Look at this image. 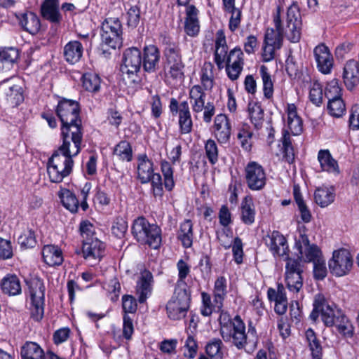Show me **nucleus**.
Masks as SVG:
<instances>
[{"label":"nucleus","mask_w":359,"mask_h":359,"mask_svg":"<svg viewBox=\"0 0 359 359\" xmlns=\"http://www.w3.org/2000/svg\"><path fill=\"white\" fill-rule=\"evenodd\" d=\"M266 245L273 255L282 257L287 261L285 280L287 289L298 294L303 287V266L298 259L289 257L286 238L278 231H273L266 240Z\"/></svg>","instance_id":"f257e3e1"},{"label":"nucleus","mask_w":359,"mask_h":359,"mask_svg":"<svg viewBox=\"0 0 359 359\" xmlns=\"http://www.w3.org/2000/svg\"><path fill=\"white\" fill-rule=\"evenodd\" d=\"M219 321L220 334L224 341L232 343L239 350H246L248 346L252 351L255 349L257 341V332L251 323L246 332L245 325L239 316L231 319L226 312L222 311Z\"/></svg>","instance_id":"f03ea898"},{"label":"nucleus","mask_w":359,"mask_h":359,"mask_svg":"<svg viewBox=\"0 0 359 359\" xmlns=\"http://www.w3.org/2000/svg\"><path fill=\"white\" fill-rule=\"evenodd\" d=\"M276 30L268 29L265 34L264 42L266 44H273L278 48L282 46L283 36L285 34L287 38L292 43H297L301 39L302 27V17L299 8L297 4H292L287 9L286 25L282 26L280 19V8L278 7L277 12L273 17Z\"/></svg>","instance_id":"7ed1b4c3"},{"label":"nucleus","mask_w":359,"mask_h":359,"mask_svg":"<svg viewBox=\"0 0 359 359\" xmlns=\"http://www.w3.org/2000/svg\"><path fill=\"white\" fill-rule=\"evenodd\" d=\"M161 42L165 46L163 57L164 68L168 70L170 76L175 79H182L184 76V65L179 45L172 39L165 35H161Z\"/></svg>","instance_id":"20e7f679"},{"label":"nucleus","mask_w":359,"mask_h":359,"mask_svg":"<svg viewBox=\"0 0 359 359\" xmlns=\"http://www.w3.org/2000/svg\"><path fill=\"white\" fill-rule=\"evenodd\" d=\"M132 233L137 242L157 249L161 243V229L150 224L144 217L135 219L132 226Z\"/></svg>","instance_id":"39448f33"},{"label":"nucleus","mask_w":359,"mask_h":359,"mask_svg":"<svg viewBox=\"0 0 359 359\" xmlns=\"http://www.w3.org/2000/svg\"><path fill=\"white\" fill-rule=\"evenodd\" d=\"M142 56L137 48H130L125 50L121 65L123 80L129 85H138L141 79L139 73L142 66Z\"/></svg>","instance_id":"423d86ee"},{"label":"nucleus","mask_w":359,"mask_h":359,"mask_svg":"<svg viewBox=\"0 0 359 359\" xmlns=\"http://www.w3.org/2000/svg\"><path fill=\"white\" fill-rule=\"evenodd\" d=\"M73 157L59 152L58 149L53 153L47 164V172L50 182L60 183L72 172Z\"/></svg>","instance_id":"0eeeda50"},{"label":"nucleus","mask_w":359,"mask_h":359,"mask_svg":"<svg viewBox=\"0 0 359 359\" xmlns=\"http://www.w3.org/2000/svg\"><path fill=\"white\" fill-rule=\"evenodd\" d=\"M190 306V294L185 287H180L175 289L174 294L168 302L166 311L168 316L173 320L184 318Z\"/></svg>","instance_id":"6e6552de"},{"label":"nucleus","mask_w":359,"mask_h":359,"mask_svg":"<svg viewBox=\"0 0 359 359\" xmlns=\"http://www.w3.org/2000/svg\"><path fill=\"white\" fill-rule=\"evenodd\" d=\"M122 25L118 18H107L102 25V46L104 45L116 49L120 48L123 43Z\"/></svg>","instance_id":"1a4fd4ad"},{"label":"nucleus","mask_w":359,"mask_h":359,"mask_svg":"<svg viewBox=\"0 0 359 359\" xmlns=\"http://www.w3.org/2000/svg\"><path fill=\"white\" fill-rule=\"evenodd\" d=\"M29 295L31 299V317L36 321L42 319L44 313L45 286L39 278L32 280L29 284Z\"/></svg>","instance_id":"9d476101"},{"label":"nucleus","mask_w":359,"mask_h":359,"mask_svg":"<svg viewBox=\"0 0 359 359\" xmlns=\"http://www.w3.org/2000/svg\"><path fill=\"white\" fill-rule=\"evenodd\" d=\"M169 108L172 115L178 114L180 133H190L193 128V121L188 102L183 101L179 103L175 98H171Z\"/></svg>","instance_id":"9b49d317"},{"label":"nucleus","mask_w":359,"mask_h":359,"mask_svg":"<svg viewBox=\"0 0 359 359\" xmlns=\"http://www.w3.org/2000/svg\"><path fill=\"white\" fill-rule=\"evenodd\" d=\"M330 272L336 276H343L347 274L353 266V259L351 253L346 249H340L333 252L332 259L329 261Z\"/></svg>","instance_id":"f8f14e48"},{"label":"nucleus","mask_w":359,"mask_h":359,"mask_svg":"<svg viewBox=\"0 0 359 359\" xmlns=\"http://www.w3.org/2000/svg\"><path fill=\"white\" fill-rule=\"evenodd\" d=\"M56 113L62 125L81 123L79 104L76 101L67 99L60 100L57 104Z\"/></svg>","instance_id":"ddd939ff"},{"label":"nucleus","mask_w":359,"mask_h":359,"mask_svg":"<svg viewBox=\"0 0 359 359\" xmlns=\"http://www.w3.org/2000/svg\"><path fill=\"white\" fill-rule=\"evenodd\" d=\"M245 177L248 187L252 191L262 189L266 182L263 167L255 161L249 162L245 168Z\"/></svg>","instance_id":"4468645a"},{"label":"nucleus","mask_w":359,"mask_h":359,"mask_svg":"<svg viewBox=\"0 0 359 359\" xmlns=\"http://www.w3.org/2000/svg\"><path fill=\"white\" fill-rule=\"evenodd\" d=\"M295 248L300 256L297 259L304 262H313L322 256L320 249L316 244H311L308 236L304 233H300L296 238Z\"/></svg>","instance_id":"2eb2a0df"},{"label":"nucleus","mask_w":359,"mask_h":359,"mask_svg":"<svg viewBox=\"0 0 359 359\" xmlns=\"http://www.w3.org/2000/svg\"><path fill=\"white\" fill-rule=\"evenodd\" d=\"M22 82L18 79H11L1 83V89L8 103L13 107L20 105L24 101Z\"/></svg>","instance_id":"dca6fc26"},{"label":"nucleus","mask_w":359,"mask_h":359,"mask_svg":"<svg viewBox=\"0 0 359 359\" xmlns=\"http://www.w3.org/2000/svg\"><path fill=\"white\" fill-rule=\"evenodd\" d=\"M212 134L221 144L229 143L232 131V126L229 117L224 114H217L212 127Z\"/></svg>","instance_id":"f3484780"},{"label":"nucleus","mask_w":359,"mask_h":359,"mask_svg":"<svg viewBox=\"0 0 359 359\" xmlns=\"http://www.w3.org/2000/svg\"><path fill=\"white\" fill-rule=\"evenodd\" d=\"M61 136L62 139V144L58 148L59 152L69 153L70 139L83 138L82 123H75L70 125H62Z\"/></svg>","instance_id":"a211bd4d"},{"label":"nucleus","mask_w":359,"mask_h":359,"mask_svg":"<svg viewBox=\"0 0 359 359\" xmlns=\"http://www.w3.org/2000/svg\"><path fill=\"white\" fill-rule=\"evenodd\" d=\"M313 53L318 70L324 74H330L333 67L334 59L329 48L320 44L314 48Z\"/></svg>","instance_id":"6ab92c4d"},{"label":"nucleus","mask_w":359,"mask_h":359,"mask_svg":"<svg viewBox=\"0 0 359 359\" xmlns=\"http://www.w3.org/2000/svg\"><path fill=\"white\" fill-rule=\"evenodd\" d=\"M142 67L149 73H153L158 69L161 54L159 49L154 45L146 46L143 49Z\"/></svg>","instance_id":"aec40b11"},{"label":"nucleus","mask_w":359,"mask_h":359,"mask_svg":"<svg viewBox=\"0 0 359 359\" xmlns=\"http://www.w3.org/2000/svg\"><path fill=\"white\" fill-rule=\"evenodd\" d=\"M343 79L346 87L350 90L359 84V63L356 60H349L346 62Z\"/></svg>","instance_id":"412c9836"},{"label":"nucleus","mask_w":359,"mask_h":359,"mask_svg":"<svg viewBox=\"0 0 359 359\" xmlns=\"http://www.w3.org/2000/svg\"><path fill=\"white\" fill-rule=\"evenodd\" d=\"M104 250V244L97 238L83 241L82 252L86 259L99 262L103 256Z\"/></svg>","instance_id":"4be33fe9"},{"label":"nucleus","mask_w":359,"mask_h":359,"mask_svg":"<svg viewBox=\"0 0 359 359\" xmlns=\"http://www.w3.org/2000/svg\"><path fill=\"white\" fill-rule=\"evenodd\" d=\"M152 283V273L147 270L142 271L136 287V292L140 303H144L150 295Z\"/></svg>","instance_id":"5701e85b"},{"label":"nucleus","mask_w":359,"mask_h":359,"mask_svg":"<svg viewBox=\"0 0 359 359\" xmlns=\"http://www.w3.org/2000/svg\"><path fill=\"white\" fill-rule=\"evenodd\" d=\"M41 254L43 262L50 266H60L63 262L62 252L57 245H44Z\"/></svg>","instance_id":"b1692460"},{"label":"nucleus","mask_w":359,"mask_h":359,"mask_svg":"<svg viewBox=\"0 0 359 359\" xmlns=\"http://www.w3.org/2000/svg\"><path fill=\"white\" fill-rule=\"evenodd\" d=\"M189 95L194 113H201L205 107V93L203 88L200 85L193 86Z\"/></svg>","instance_id":"393cba45"},{"label":"nucleus","mask_w":359,"mask_h":359,"mask_svg":"<svg viewBox=\"0 0 359 359\" xmlns=\"http://www.w3.org/2000/svg\"><path fill=\"white\" fill-rule=\"evenodd\" d=\"M41 13L43 18L53 23H59L62 20L57 0H46L41 5Z\"/></svg>","instance_id":"a878e982"},{"label":"nucleus","mask_w":359,"mask_h":359,"mask_svg":"<svg viewBox=\"0 0 359 359\" xmlns=\"http://www.w3.org/2000/svg\"><path fill=\"white\" fill-rule=\"evenodd\" d=\"M287 127L289 131L293 135H299L303 130L302 120L297 114V107L294 104L287 105Z\"/></svg>","instance_id":"bb28decb"},{"label":"nucleus","mask_w":359,"mask_h":359,"mask_svg":"<svg viewBox=\"0 0 359 359\" xmlns=\"http://www.w3.org/2000/svg\"><path fill=\"white\" fill-rule=\"evenodd\" d=\"M318 160L323 171L334 175L339 174V168L337 161L333 158L329 150H320L318 154Z\"/></svg>","instance_id":"cd10ccee"},{"label":"nucleus","mask_w":359,"mask_h":359,"mask_svg":"<svg viewBox=\"0 0 359 359\" xmlns=\"http://www.w3.org/2000/svg\"><path fill=\"white\" fill-rule=\"evenodd\" d=\"M83 47L78 41H71L64 47V57L70 64L79 62L83 55Z\"/></svg>","instance_id":"c85d7f7f"},{"label":"nucleus","mask_w":359,"mask_h":359,"mask_svg":"<svg viewBox=\"0 0 359 359\" xmlns=\"http://www.w3.org/2000/svg\"><path fill=\"white\" fill-rule=\"evenodd\" d=\"M20 26L31 34H36L41 28V23L38 16L34 13L29 12L18 17Z\"/></svg>","instance_id":"c756f323"},{"label":"nucleus","mask_w":359,"mask_h":359,"mask_svg":"<svg viewBox=\"0 0 359 359\" xmlns=\"http://www.w3.org/2000/svg\"><path fill=\"white\" fill-rule=\"evenodd\" d=\"M153 172V162L146 155L139 156L137 176L141 182L144 184L150 182Z\"/></svg>","instance_id":"7c9ffc66"},{"label":"nucleus","mask_w":359,"mask_h":359,"mask_svg":"<svg viewBox=\"0 0 359 359\" xmlns=\"http://www.w3.org/2000/svg\"><path fill=\"white\" fill-rule=\"evenodd\" d=\"M22 359H44L45 353L41 346L32 341H27L21 348Z\"/></svg>","instance_id":"2f4dec72"},{"label":"nucleus","mask_w":359,"mask_h":359,"mask_svg":"<svg viewBox=\"0 0 359 359\" xmlns=\"http://www.w3.org/2000/svg\"><path fill=\"white\" fill-rule=\"evenodd\" d=\"M4 293L9 295H18L21 293V285L19 278L15 275H8L1 283Z\"/></svg>","instance_id":"473e14b6"},{"label":"nucleus","mask_w":359,"mask_h":359,"mask_svg":"<svg viewBox=\"0 0 359 359\" xmlns=\"http://www.w3.org/2000/svg\"><path fill=\"white\" fill-rule=\"evenodd\" d=\"M335 194L332 187H319L314 194L316 203L322 208L327 207L334 200Z\"/></svg>","instance_id":"72a5a7b5"},{"label":"nucleus","mask_w":359,"mask_h":359,"mask_svg":"<svg viewBox=\"0 0 359 359\" xmlns=\"http://www.w3.org/2000/svg\"><path fill=\"white\" fill-rule=\"evenodd\" d=\"M241 218L242 222L250 225L254 223L255 218V210L252 198L246 196L241 203Z\"/></svg>","instance_id":"f704fd0d"},{"label":"nucleus","mask_w":359,"mask_h":359,"mask_svg":"<svg viewBox=\"0 0 359 359\" xmlns=\"http://www.w3.org/2000/svg\"><path fill=\"white\" fill-rule=\"evenodd\" d=\"M249 117L255 128L259 129L264 121V113L261 105L256 102H250L248 107Z\"/></svg>","instance_id":"c9c22d12"},{"label":"nucleus","mask_w":359,"mask_h":359,"mask_svg":"<svg viewBox=\"0 0 359 359\" xmlns=\"http://www.w3.org/2000/svg\"><path fill=\"white\" fill-rule=\"evenodd\" d=\"M177 238L181 241L183 247L188 248L193 243V225L191 220H185L180 225L177 233Z\"/></svg>","instance_id":"e433bc0d"},{"label":"nucleus","mask_w":359,"mask_h":359,"mask_svg":"<svg viewBox=\"0 0 359 359\" xmlns=\"http://www.w3.org/2000/svg\"><path fill=\"white\" fill-rule=\"evenodd\" d=\"M213 293L216 306L220 309L227 293L226 280L224 276H219L216 279Z\"/></svg>","instance_id":"4c0bfd02"},{"label":"nucleus","mask_w":359,"mask_h":359,"mask_svg":"<svg viewBox=\"0 0 359 359\" xmlns=\"http://www.w3.org/2000/svg\"><path fill=\"white\" fill-rule=\"evenodd\" d=\"M305 336L311 352L312 359H322L323 349L314 331L309 328L306 331Z\"/></svg>","instance_id":"58836bf2"},{"label":"nucleus","mask_w":359,"mask_h":359,"mask_svg":"<svg viewBox=\"0 0 359 359\" xmlns=\"http://www.w3.org/2000/svg\"><path fill=\"white\" fill-rule=\"evenodd\" d=\"M338 332L346 338H351L354 334V327L348 318L341 313L335 320L334 324Z\"/></svg>","instance_id":"ea45409f"},{"label":"nucleus","mask_w":359,"mask_h":359,"mask_svg":"<svg viewBox=\"0 0 359 359\" xmlns=\"http://www.w3.org/2000/svg\"><path fill=\"white\" fill-rule=\"evenodd\" d=\"M322 320L324 324L327 327L333 326L335 320L342 313L340 310L334 308L332 306L328 304L325 298L324 297V304L322 306Z\"/></svg>","instance_id":"a19ab883"},{"label":"nucleus","mask_w":359,"mask_h":359,"mask_svg":"<svg viewBox=\"0 0 359 359\" xmlns=\"http://www.w3.org/2000/svg\"><path fill=\"white\" fill-rule=\"evenodd\" d=\"M214 66L211 62H205L201 69V81L205 90H211L214 86Z\"/></svg>","instance_id":"79ce46f5"},{"label":"nucleus","mask_w":359,"mask_h":359,"mask_svg":"<svg viewBox=\"0 0 359 359\" xmlns=\"http://www.w3.org/2000/svg\"><path fill=\"white\" fill-rule=\"evenodd\" d=\"M62 205L71 212H76L79 208V201L74 194L68 189H64L60 194Z\"/></svg>","instance_id":"37998d69"},{"label":"nucleus","mask_w":359,"mask_h":359,"mask_svg":"<svg viewBox=\"0 0 359 359\" xmlns=\"http://www.w3.org/2000/svg\"><path fill=\"white\" fill-rule=\"evenodd\" d=\"M100 78L96 74L86 73L83 76V86L89 92H98L100 89Z\"/></svg>","instance_id":"c03bdc74"},{"label":"nucleus","mask_w":359,"mask_h":359,"mask_svg":"<svg viewBox=\"0 0 359 359\" xmlns=\"http://www.w3.org/2000/svg\"><path fill=\"white\" fill-rule=\"evenodd\" d=\"M260 74L263 82L264 97L267 99H270L273 97V84L271 75L268 72V69L264 65L260 67Z\"/></svg>","instance_id":"a18cd8bd"},{"label":"nucleus","mask_w":359,"mask_h":359,"mask_svg":"<svg viewBox=\"0 0 359 359\" xmlns=\"http://www.w3.org/2000/svg\"><path fill=\"white\" fill-rule=\"evenodd\" d=\"M132 148L127 141L120 142L114 148V154L122 161H130L132 159Z\"/></svg>","instance_id":"49530a36"},{"label":"nucleus","mask_w":359,"mask_h":359,"mask_svg":"<svg viewBox=\"0 0 359 359\" xmlns=\"http://www.w3.org/2000/svg\"><path fill=\"white\" fill-rule=\"evenodd\" d=\"M222 346V341L219 339H213L206 345L205 351L212 359H222L223 356Z\"/></svg>","instance_id":"de8ad7c7"},{"label":"nucleus","mask_w":359,"mask_h":359,"mask_svg":"<svg viewBox=\"0 0 359 359\" xmlns=\"http://www.w3.org/2000/svg\"><path fill=\"white\" fill-rule=\"evenodd\" d=\"M327 109L331 116L339 118L345 113L346 107L343 100L338 98L328 101Z\"/></svg>","instance_id":"09e8293b"},{"label":"nucleus","mask_w":359,"mask_h":359,"mask_svg":"<svg viewBox=\"0 0 359 359\" xmlns=\"http://www.w3.org/2000/svg\"><path fill=\"white\" fill-rule=\"evenodd\" d=\"M161 172L164 177V186L166 189L171 191L174 186L173 170L168 161H163L161 163Z\"/></svg>","instance_id":"8fccbe9b"},{"label":"nucleus","mask_w":359,"mask_h":359,"mask_svg":"<svg viewBox=\"0 0 359 359\" xmlns=\"http://www.w3.org/2000/svg\"><path fill=\"white\" fill-rule=\"evenodd\" d=\"M19 57L18 50L14 48L0 49V60L5 64L11 65L15 62Z\"/></svg>","instance_id":"3c124183"},{"label":"nucleus","mask_w":359,"mask_h":359,"mask_svg":"<svg viewBox=\"0 0 359 359\" xmlns=\"http://www.w3.org/2000/svg\"><path fill=\"white\" fill-rule=\"evenodd\" d=\"M36 243L34 232L29 229L24 230L18 237V243L25 248H34Z\"/></svg>","instance_id":"603ef678"},{"label":"nucleus","mask_w":359,"mask_h":359,"mask_svg":"<svg viewBox=\"0 0 359 359\" xmlns=\"http://www.w3.org/2000/svg\"><path fill=\"white\" fill-rule=\"evenodd\" d=\"M206 156L209 162L214 165L218 161V148L215 140L209 139L205 144Z\"/></svg>","instance_id":"864d4df0"},{"label":"nucleus","mask_w":359,"mask_h":359,"mask_svg":"<svg viewBox=\"0 0 359 359\" xmlns=\"http://www.w3.org/2000/svg\"><path fill=\"white\" fill-rule=\"evenodd\" d=\"M128 230V222L122 217H117L112 225V233L118 238L125 236Z\"/></svg>","instance_id":"5fc2aeb1"},{"label":"nucleus","mask_w":359,"mask_h":359,"mask_svg":"<svg viewBox=\"0 0 359 359\" xmlns=\"http://www.w3.org/2000/svg\"><path fill=\"white\" fill-rule=\"evenodd\" d=\"M312 263L313 264L314 278L318 280H323L327 276L325 260L323 255Z\"/></svg>","instance_id":"6e6d98bb"},{"label":"nucleus","mask_w":359,"mask_h":359,"mask_svg":"<svg viewBox=\"0 0 359 359\" xmlns=\"http://www.w3.org/2000/svg\"><path fill=\"white\" fill-rule=\"evenodd\" d=\"M140 20V10L137 6H131L127 12V25L128 27L135 28Z\"/></svg>","instance_id":"4d7b16f0"},{"label":"nucleus","mask_w":359,"mask_h":359,"mask_svg":"<svg viewBox=\"0 0 359 359\" xmlns=\"http://www.w3.org/2000/svg\"><path fill=\"white\" fill-rule=\"evenodd\" d=\"M309 99L314 104L319 106L323 101V89L320 83H313L310 88Z\"/></svg>","instance_id":"13d9d810"},{"label":"nucleus","mask_w":359,"mask_h":359,"mask_svg":"<svg viewBox=\"0 0 359 359\" xmlns=\"http://www.w3.org/2000/svg\"><path fill=\"white\" fill-rule=\"evenodd\" d=\"M341 88L339 86L338 81L333 80L330 81L325 90V96L329 100L334 99L341 98Z\"/></svg>","instance_id":"bf43d9fd"},{"label":"nucleus","mask_w":359,"mask_h":359,"mask_svg":"<svg viewBox=\"0 0 359 359\" xmlns=\"http://www.w3.org/2000/svg\"><path fill=\"white\" fill-rule=\"evenodd\" d=\"M177 268L178 270L179 280L177 285L180 284V287H185L186 284L184 283V280L187 278L188 274L190 273V266L183 259H180L177 264Z\"/></svg>","instance_id":"052dcab7"},{"label":"nucleus","mask_w":359,"mask_h":359,"mask_svg":"<svg viewBox=\"0 0 359 359\" xmlns=\"http://www.w3.org/2000/svg\"><path fill=\"white\" fill-rule=\"evenodd\" d=\"M184 348L186 351L184 352V355L190 359L194 358L197 353L198 344L192 336H188L185 341Z\"/></svg>","instance_id":"680f3d73"},{"label":"nucleus","mask_w":359,"mask_h":359,"mask_svg":"<svg viewBox=\"0 0 359 359\" xmlns=\"http://www.w3.org/2000/svg\"><path fill=\"white\" fill-rule=\"evenodd\" d=\"M228 12L231 14L229 22V28L232 32H233L236 30H237L240 27L242 12L238 8L229 11Z\"/></svg>","instance_id":"e2e57ef3"},{"label":"nucleus","mask_w":359,"mask_h":359,"mask_svg":"<svg viewBox=\"0 0 359 359\" xmlns=\"http://www.w3.org/2000/svg\"><path fill=\"white\" fill-rule=\"evenodd\" d=\"M79 231L83 238V241H89L93 239L92 236L94 233V227L90 222L87 220L82 221L80 223Z\"/></svg>","instance_id":"0e129e2a"},{"label":"nucleus","mask_w":359,"mask_h":359,"mask_svg":"<svg viewBox=\"0 0 359 359\" xmlns=\"http://www.w3.org/2000/svg\"><path fill=\"white\" fill-rule=\"evenodd\" d=\"M226 64L244 65L243 53L241 48H235L230 51L226 58Z\"/></svg>","instance_id":"69168bd1"},{"label":"nucleus","mask_w":359,"mask_h":359,"mask_svg":"<svg viewBox=\"0 0 359 359\" xmlns=\"http://www.w3.org/2000/svg\"><path fill=\"white\" fill-rule=\"evenodd\" d=\"M107 290L111 294V299L117 300L121 292V285L117 278L114 277L109 280L107 284Z\"/></svg>","instance_id":"338daca9"},{"label":"nucleus","mask_w":359,"mask_h":359,"mask_svg":"<svg viewBox=\"0 0 359 359\" xmlns=\"http://www.w3.org/2000/svg\"><path fill=\"white\" fill-rule=\"evenodd\" d=\"M232 252L235 262L237 264H241L243 262V243L240 238L236 237L233 240L232 245Z\"/></svg>","instance_id":"774afa93"}]
</instances>
